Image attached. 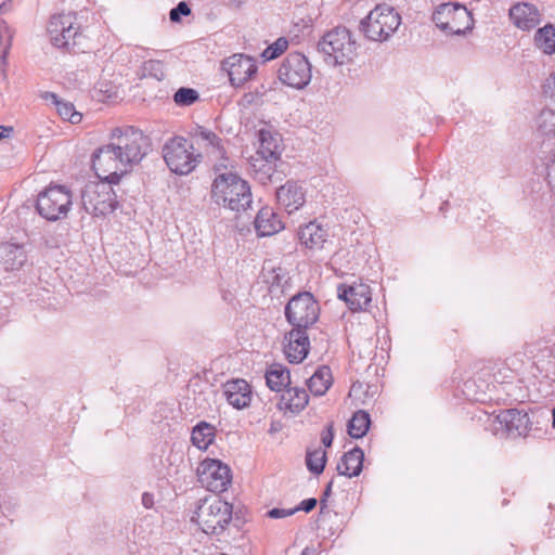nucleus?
Returning <instances> with one entry per match:
<instances>
[{"label":"nucleus","instance_id":"15","mask_svg":"<svg viewBox=\"0 0 555 555\" xmlns=\"http://www.w3.org/2000/svg\"><path fill=\"white\" fill-rule=\"evenodd\" d=\"M190 137L194 144L203 149L208 156L219 158L224 162L227 157V141L211 129L195 125L190 130Z\"/></svg>","mask_w":555,"mask_h":555},{"label":"nucleus","instance_id":"2","mask_svg":"<svg viewBox=\"0 0 555 555\" xmlns=\"http://www.w3.org/2000/svg\"><path fill=\"white\" fill-rule=\"evenodd\" d=\"M227 166L221 163L215 166L216 177L211 184V201L233 211H244L250 207L253 198L247 181L233 171L220 172Z\"/></svg>","mask_w":555,"mask_h":555},{"label":"nucleus","instance_id":"39","mask_svg":"<svg viewBox=\"0 0 555 555\" xmlns=\"http://www.w3.org/2000/svg\"><path fill=\"white\" fill-rule=\"evenodd\" d=\"M142 70L144 76L153 77L157 80L165 78L164 64L157 60H149L143 63Z\"/></svg>","mask_w":555,"mask_h":555},{"label":"nucleus","instance_id":"18","mask_svg":"<svg viewBox=\"0 0 555 555\" xmlns=\"http://www.w3.org/2000/svg\"><path fill=\"white\" fill-rule=\"evenodd\" d=\"M310 350V340L307 328L292 326L284 335L283 351L291 363L302 362Z\"/></svg>","mask_w":555,"mask_h":555},{"label":"nucleus","instance_id":"45","mask_svg":"<svg viewBox=\"0 0 555 555\" xmlns=\"http://www.w3.org/2000/svg\"><path fill=\"white\" fill-rule=\"evenodd\" d=\"M544 92L550 98H555V74H552L545 81L544 86Z\"/></svg>","mask_w":555,"mask_h":555},{"label":"nucleus","instance_id":"3","mask_svg":"<svg viewBox=\"0 0 555 555\" xmlns=\"http://www.w3.org/2000/svg\"><path fill=\"white\" fill-rule=\"evenodd\" d=\"M47 31L51 43L69 52H86L89 42L77 23L76 13H60L51 16Z\"/></svg>","mask_w":555,"mask_h":555},{"label":"nucleus","instance_id":"41","mask_svg":"<svg viewBox=\"0 0 555 555\" xmlns=\"http://www.w3.org/2000/svg\"><path fill=\"white\" fill-rule=\"evenodd\" d=\"M191 14V8L185 1H180L173 9L169 12V17L171 22H180L182 16H188Z\"/></svg>","mask_w":555,"mask_h":555},{"label":"nucleus","instance_id":"26","mask_svg":"<svg viewBox=\"0 0 555 555\" xmlns=\"http://www.w3.org/2000/svg\"><path fill=\"white\" fill-rule=\"evenodd\" d=\"M300 243L312 250H319L327 242L328 232L317 222H309L301 227L298 232Z\"/></svg>","mask_w":555,"mask_h":555},{"label":"nucleus","instance_id":"52","mask_svg":"<svg viewBox=\"0 0 555 555\" xmlns=\"http://www.w3.org/2000/svg\"><path fill=\"white\" fill-rule=\"evenodd\" d=\"M9 0H0V10L7 4Z\"/></svg>","mask_w":555,"mask_h":555},{"label":"nucleus","instance_id":"32","mask_svg":"<svg viewBox=\"0 0 555 555\" xmlns=\"http://www.w3.org/2000/svg\"><path fill=\"white\" fill-rule=\"evenodd\" d=\"M215 437V426L205 421H202L193 427L191 441L197 449L206 450L214 442Z\"/></svg>","mask_w":555,"mask_h":555},{"label":"nucleus","instance_id":"29","mask_svg":"<svg viewBox=\"0 0 555 555\" xmlns=\"http://www.w3.org/2000/svg\"><path fill=\"white\" fill-rule=\"evenodd\" d=\"M266 383L272 391L283 392L291 386V373L284 365L273 363L266 372Z\"/></svg>","mask_w":555,"mask_h":555},{"label":"nucleus","instance_id":"23","mask_svg":"<svg viewBox=\"0 0 555 555\" xmlns=\"http://www.w3.org/2000/svg\"><path fill=\"white\" fill-rule=\"evenodd\" d=\"M259 146L256 155L269 157L270 159H281L283 151L282 137L279 132L262 128L258 131Z\"/></svg>","mask_w":555,"mask_h":555},{"label":"nucleus","instance_id":"14","mask_svg":"<svg viewBox=\"0 0 555 555\" xmlns=\"http://www.w3.org/2000/svg\"><path fill=\"white\" fill-rule=\"evenodd\" d=\"M198 481L210 492H223L231 482L230 468L219 460H204L198 468Z\"/></svg>","mask_w":555,"mask_h":555},{"label":"nucleus","instance_id":"6","mask_svg":"<svg viewBox=\"0 0 555 555\" xmlns=\"http://www.w3.org/2000/svg\"><path fill=\"white\" fill-rule=\"evenodd\" d=\"M104 175L102 177L98 173L102 180L87 183L81 192L83 209L95 217L106 216L118 207L117 195L113 185L119 182H112L111 173Z\"/></svg>","mask_w":555,"mask_h":555},{"label":"nucleus","instance_id":"17","mask_svg":"<svg viewBox=\"0 0 555 555\" xmlns=\"http://www.w3.org/2000/svg\"><path fill=\"white\" fill-rule=\"evenodd\" d=\"M337 297L345 301L353 312L366 310L372 301L371 288L363 282L339 284L337 286Z\"/></svg>","mask_w":555,"mask_h":555},{"label":"nucleus","instance_id":"5","mask_svg":"<svg viewBox=\"0 0 555 555\" xmlns=\"http://www.w3.org/2000/svg\"><path fill=\"white\" fill-rule=\"evenodd\" d=\"M233 514L230 503L217 495H209L198 501L191 520L196 522L206 534L219 535L229 526Z\"/></svg>","mask_w":555,"mask_h":555},{"label":"nucleus","instance_id":"53","mask_svg":"<svg viewBox=\"0 0 555 555\" xmlns=\"http://www.w3.org/2000/svg\"><path fill=\"white\" fill-rule=\"evenodd\" d=\"M553 426H554V428H555V408H554V410H553Z\"/></svg>","mask_w":555,"mask_h":555},{"label":"nucleus","instance_id":"48","mask_svg":"<svg viewBox=\"0 0 555 555\" xmlns=\"http://www.w3.org/2000/svg\"><path fill=\"white\" fill-rule=\"evenodd\" d=\"M245 3V0H227V5L232 9H238Z\"/></svg>","mask_w":555,"mask_h":555},{"label":"nucleus","instance_id":"27","mask_svg":"<svg viewBox=\"0 0 555 555\" xmlns=\"http://www.w3.org/2000/svg\"><path fill=\"white\" fill-rule=\"evenodd\" d=\"M364 452L361 448L354 447L348 452L344 453L337 464V472L339 475L352 478L361 474L363 468Z\"/></svg>","mask_w":555,"mask_h":555},{"label":"nucleus","instance_id":"1","mask_svg":"<svg viewBox=\"0 0 555 555\" xmlns=\"http://www.w3.org/2000/svg\"><path fill=\"white\" fill-rule=\"evenodd\" d=\"M151 150V140L134 127L115 129L112 142L98 149L92 155L94 170L111 173L112 182L120 178L139 164Z\"/></svg>","mask_w":555,"mask_h":555},{"label":"nucleus","instance_id":"37","mask_svg":"<svg viewBox=\"0 0 555 555\" xmlns=\"http://www.w3.org/2000/svg\"><path fill=\"white\" fill-rule=\"evenodd\" d=\"M538 130L544 135H555V112L543 109L538 117Z\"/></svg>","mask_w":555,"mask_h":555},{"label":"nucleus","instance_id":"31","mask_svg":"<svg viewBox=\"0 0 555 555\" xmlns=\"http://www.w3.org/2000/svg\"><path fill=\"white\" fill-rule=\"evenodd\" d=\"M333 383L331 369L326 365L319 367L307 380L309 391L314 396H323Z\"/></svg>","mask_w":555,"mask_h":555},{"label":"nucleus","instance_id":"33","mask_svg":"<svg viewBox=\"0 0 555 555\" xmlns=\"http://www.w3.org/2000/svg\"><path fill=\"white\" fill-rule=\"evenodd\" d=\"M371 425L370 414L363 410L357 411L348 422V434L352 438H362Z\"/></svg>","mask_w":555,"mask_h":555},{"label":"nucleus","instance_id":"4","mask_svg":"<svg viewBox=\"0 0 555 555\" xmlns=\"http://www.w3.org/2000/svg\"><path fill=\"white\" fill-rule=\"evenodd\" d=\"M318 52L331 66L350 63L356 56L357 43L350 30L344 26L326 31L317 44Z\"/></svg>","mask_w":555,"mask_h":555},{"label":"nucleus","instance_id":"16","mask_svg":"<svg viewBox=\"0 0 555 555\" xmlns=\"http://www.w3.org/2000/svg\"><path fill=\"white\" fill-rule=\"evenodd\" d=\"M222 69L228 73L231 85L238 88L251 79L258 67L253 57L233 54L222 62Z\"/></svg>","mask_w":555,"mask_h":555},{"label":"nucleus","instance_id":"30","mask_svg":"<svg viewBox=\"0 0 555 555\" xmlns=\"http://www.w3.org/2000/svg\"><path fill=\"white\" fill-rule=\"evenodd\" d=\"M42 98L52 102L62 119L68 120L73 125L79 124L81 121L82 115L75 109L73 103L61 100L53 92H46Z\"/></svg>","mask_w":555,"mask_h":555},{"label":"nucleus","instance_id":"13","mask_svg":"<svg viewBox=\"0 0 555 555\" xmlns=\"http://www.w3.org/2000/svg\"><path fill=\"white\" fill-rule=\"evenodd\" d=\"M278 74L282 83L298 90L305 88L312 77L308 59L299 52L288 54L280 65Z\"/></svg>","mask_w":555,"mask_h":555},{"label":"nucleus","instance_id":"51","mask_svg":"<svg viewBox=\"0 0 555 555\" xmlns=\"http://www.w3.org/2000/svg\"><path fill=\"white\" fill-rule=\"evenodd\" d=\"M143 504H144L146 507H149V506H150V505H149V499H147V494H146V493L143 495Z\"/></svg>","mask_w":555,"mask_h":555},{"label":"nucleus","instance_id":"44","mask_svg":"<svg viewBox=\"0 0 555 555\" xmlns=\"http://www.w3.org/2000/svg\"><path fill=\"white\" fill-rule=\"evenodd\" d=\"M333 439H334L333 425L330 424L321 433V441L325 448H330L333 443Z\"/></svg>","mask_w":555,"mask_h":555},{"label":"nucleus","instance_id":"40","mask_svg":"<svg viewBox=\"0 0 555 555\" xmlns=\"http://www.w3.org/2000/svg\"><path fill=\"white\" fill-rule=\"evenodd\" d=\"M287 47L288 41L284 37H281L262 52V57L266 61L274 60L280 56L287 49Z\"/></svg>","mask_w":555,"mask_h":555},{"label":"nucleus","instance_id":"47","mask_svg":"<svg viewBox=\"0 0 555 555\" xmlns=\"http://www.w3.org/2000/svg\"><path fill=\"white\" fill-rule=\"evenodd\" d=\"M332 487H333V480H331L326 487H325V490H324V493H323V498L320 500V504H321V509H323L325 506H326V496H328L331 494V491H332Z\"/></svg>","mask_w":555,"mask_h":555},{"label":"nucleus","instance_id":"34","mask_svg":"<svg viewBox=\"0 0 555 555\" xmlns=\"http://www.w3.org/2000/svg\"><path fill=\"white\" fill-rule=\"evenodd\" d=\"M537 46L547 54L555 52V28L546 25L540 28L534 36Z\"/></svg>","mask_w":555,"mask_h":555},{"label":"nucleus","instance_id":"46","mask_svg":"<svg viewBox=\"0 0 555 555\" xmlns=\"http://www.w3.org/2000/svg\"><path fill=\"white\" fill-rule=\"evenodd\" d=\"M318 504L317 499L310 498L301 501V503L296 507L298 511H304L306 513L311 512Z\"/></svg>","mask_w":555,"mask_h":555},{"label":"nucleus","instance_id":"7","mask_svg":"<svg viewBox=\"0 0 555 555\" xmlns=\"http://www.w3.org/2000/svg\"><path fill=\"white\" fill-rule=\"evenodd\" d=\"M163 157L171 172L186 176L202 163L203 154L195 151L193 142L176 135L164 144Z\"/></svg>","mask_w":555,"mask_h":555},{"label":"nucleus","instance_id":"42","mask_svg":"<svg viewBox=\"0 0 555 555\" xmlns=\"http://www.w3.org/2000/svg\"><path fill=\"white\" fill-rule=\"evenodd\" d=\"M298 508H278L274 507L268 512V516L273 519L284 518L294 515Z\"/></svg>","mask_w":555,"mask_h":555},{"label":"nucleus","instance_id":"8","mask_svg":"<svg viewBox=\"0 0 555 555\" xmlns=\"http://www.w3.org/2000/svg\"><path fill=\"white\" fill-rule=\"evenodd\" d=\"M485 428L500 438L526 437L531 429V421L528 413L507 409L498 414H486Z\"/></svg>","mask_w":555,"mask_h":555},{"label":"nucleus","instance_id":"9","mask_svg":"<svg viewBox=\"0 0 555 555\" xmlns=\"http://www.w3.org/2000/svg\"><path fill=\"white\" fill-rule=\"evenodd\" d=\"M401 24L400 14L393 8L379 4L360 23V30L372 41L388 40Z\"/></svg>","mask_w":555,"mask_h":555},{"label":"nucleus","instance_id":"50","mask_svg":"<svg viewBox=\"0 0 555 555\" xmlns=\"http://www.w3.org/2000/svg\"><path fill=\"white\" fill-rule=\"evenodd\" d=\"M11 131V128L0 126V140L3 138H7L9 135V132Z\"/></svg>","mask_w":555,"mask_h":555},{"label":"nucleus","instance_id":"43","mask_svg":"<svg viewBox=\"0 0 555 555\" xmlns=\"http://www.w3.org/2000/svg\"><path fill=\"white\" fill-rule=\"evenodd\" d=\"M546 177L552 191L555 193V153L546 165Z\"/></svg>","mask_w":555,"mask_h":555},{"label":"nucleus","instance_id":"24","mask_svg":"<svg viewBox=\"0 0 555 555\" xmlns=\"http://www.w3.org/2000/svg\"><path fill=\"white\" fill-rule=\"evenodd\" d=\"M26 261L27 255L23 245L8 242L0 245V267L5 271L20 270Z\"/></svg>","mask_w":555,"mask_h":555},{"label":"nucleus","instance_id":"36","mask_svg":"<svg viewBox=\"0 0 555 555\" xmlns=\"http://www.w3.org/2000/svg\"><path fill=\"white\" fill-rule=\"evenodd\" d=\"M13 29L5 23L0 24V64L7 63V57L12 46Z\"/></svg>","mask_w":555,"mask_h":555},{"label":"nucleus","instance_id":"10","mask_svg":"<svg viewBox=\"0 0 555 555\" xmlns=\"http://www.w3.org/2000/svg\"><path fill=\"white\" fill-rule=\"evenodd\" d=\"M72 204V192L66 186L50 184L39 192L36 210L47 221L54 222L68 216Z\"/></svg>","mask_w":555,"mask_h":555},{"label":"nucleus","instance_id":"12","mask_svg":"<svg viewBox=\"0 0 555 555\" xmlns=\"http://www.w3.org/2000/svg\"><path fill=\"white\" fill-rule=\"evenodd\" d=\"M284 314L292 326L309 330L319 320L320 305L310 292H299L288 300Z\"/></svg>","mask_w":555,"mask_h":555},{"label":"nucleus","instance_id":"35","mask_svg":"<svg viewBox=\"0 0 555 555\" xmlns=\"http://www.w3.org/2000/svg\"><path fill=\"white\" fill-rule=\"evenodd\" d=\"M326 464V452L321 449L308 450L306 455L307 468L315 474L320 475L323 473Z\"/></svg>","mask_w":555,"mask_h":555},{"label":"nucleus","instance_id":"49","mask_svg":"<svg viewBox=\"0 0 555 555\" xmlns=\"http://www.w3.org/2000/svg\"><path fill=\"white\" fill-rule=\"evenodd\" d=\"M301 555H319V552H318V548L314 547L313 545L311 546H306L302 552H301Z\"/></svg>","mask_w":555,"mask_h":555},{"label":"nucleus","instance_id":"20","mask_svg":"<svg viewBox=\"0 0 555 555\" xmlns=\"http://www.w3.org/2000/svg\"><path fill=\"white\" fill-rule=\"evenodd\" d=\"M276 201L287 214L300 209L306 203V191L297 181H287L276 190Z\"/></svg>","mask_w":555,"mask_h":555},{"label":"nucleus","instance_id":"25","mask_svg":"<svg viewBox=\"0 0 555 555\" xmlns=\"http://www.w3.org/2000/svg\"><path fill=\"white\" fill-rule=\"evenodd\" d=\"M280 159H270L269 157L256 154L250 156L249 165L251 173L254 175L255 179L263 185L278 180V177L275 176L276 163Z\"/></svg>","mask_w":555,"mask_h":555},{"label":"nucleus","instance_id":"38","mask_svg":"<svg viewBox=\"0 0 555 555\" xmlns=\"http://www.w3.org/2000/svg\"><path fill=\"white\" fill-rule=\"evenodd\" d=\"M198 99L196 90L191 88H180L173 95V101L180 106H189L195 103Z\"/></svg>","mask_w":555,"mask_h":555},{"label":"nucleus","instance_id":"28","mask_svg":"<svg viewBox=\"0 0 555 555\" xmlns=\"http://www.w3.org/2000/svg\"><path fill=\"white\" fill-rule=\"evenodd\" d=\"M255 229L259 236H270L283 229L282 221L272 208H261L255 219Z\"/></svg>","mask_w":555,"mask_h":555},{"label":"nucleus","instance_id":"19","mask_svg":"<svg viewBox=\"0 0 555 555\" xmlns=\"http://www.w3.org/2000/svg\"><path fill=\"white\" fill-rule=\"evenodd\" d=\"M222 392L227 402L236 410L248 408L253 400L251 386L242 378L227 380Z\"/></svg>","mask_w":555,"mask_h":555},{"label":"nucleus","instance_id":"11","mask_svg":"<svg viewBox=\"0 0 555 555\" xmlns=\"http://www.w3.org/2000/svg\"><path fill=\"white\" fill-rule=\"evenodd\" d=\"M433 22L447 35H464L474 26L472 13L460 3H441L433 13Z\"/></svg>","mask_w":555,"mask_h":555},{"label":"nucleus","instance_id":"21","mask_svg":"<svg viewBox=\"0 0 555 555\" xmlns=\"http://www.w3.org/2000/svg\"><path fill=\"white\" fill-rule=\"evenodd\" d=\"M309 403V396L305 388L288 386L281 395L278 409L285 415L299 414Z\"/></svg>","mask_w":555,"mask_h":555},{"label":"nucleus","instance_id":"22","mask_svg":"<svg viewBox=\"0 0 555 555\" xmlns=\"http://www.w3.org/2000/svg\"><path fill=\"white\" fill-rule=\"evenodd\" d=\"M509 18L521 30H531L541 22L538 8L531 3L519 2L509 9Z\"/></svg>","mask_w":555,"mask_h":555}]
</instances>
